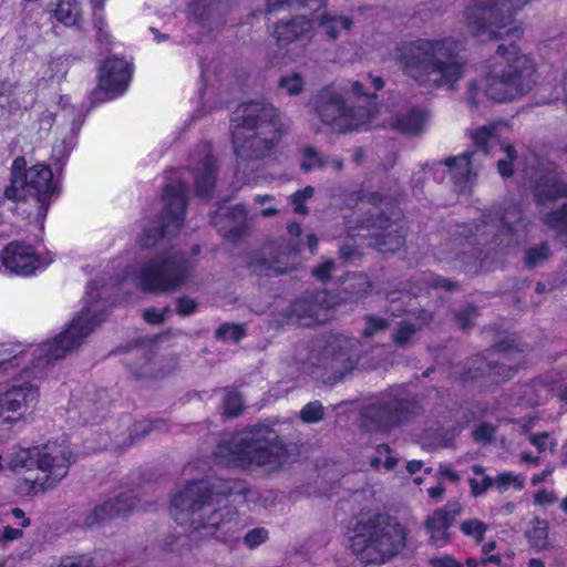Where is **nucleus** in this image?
Wrapping results in <instances>:
<instances>
[{
  "instance_id": "obj_1",
  "label": "nucleus",
  "mask_w": 567,
  "mask_h": 567,
  "mask_svg": "<svg viewBox=\"0 0 567 567\" xmlns=\"http://www.w3.org/2000/svg\"><path fill=\"white\" fill-rule=\"evenodd\" d=\"M100 305L91 302L78 315L66 329L52 340L27 348L21 344H0V378L12 379L0 389L2 408L7 415L1 425L12 430L19 422L29 421L40 402V380L50 362L63 358L79 348L102 322Z\"/></svg>"
},
{
  "instance_id": "obj_2",
  "label": "nucleus",
  "mask_w": 567,
  "mask_h": 567,
  "mask_svg": "<svg viewBox=\"0 0 567 567\" xmlns=\"http://www.w3.org/2000/svg\"><path fill=\"white\" fill-rule=\"evenodd\" d=\"M218 481L210 484L207 481H193L177 492L171 504V515L179 525H188L194 532L215 537L223 543H234L239 539L247 520L238 511L229 505L213 506V501L219 495H233L235 488Z\"/></svg>"
},
{
  "instance_id": "obj_3",
  "label": "nucleus",
  "mask_w": 567,
  "mask_h": 567,
  "mask_svg": "<svg viewBox=\"0 0 567 567\" xmlns=\"http://www.w3.org/2000/svg\"><path fill=\"white\" fill-rule=\"evenodd\" d=\"M461 45L452 37L420 38L399 45L394 60L402 73L427 90H455L465 75Z\"/></svg>"
},
{
  "instance_id": "obj_4",
  "label": "nucleus",
  "mask_w": 567,
  "mask_h": 567,
  "mask_svg": "<svg viewBox=\"0 0 567 567\" xmlns=\"http://www.w3.org/2000/svg\"><path fill=\"white\" fill-rule=\"evenodd\" d=\"M496 55L501 61L492 66L488 74L468 84L466 99L473 107L481 105L484 97L495 102L519 99L536 83L535 62L515 44H499Z\"/></svg>"
},
{
  "instance_id": "obj_5",
  "label": "nucleus",
  "mask_w": 567,
  "mask_h": 567,
  "mask_svg": "<svg viewBox=\"0 0 567 567\" xmlns=\"http://www.w3.org/2000/svg\"><path fill=\"white\" fill-rule=\"evenodd\" d=\"M234 152L243 162L270 155L282 135V122L276 109L264 101L239 105L231 118Z\"/></svg>"
},
{
  "instance_id": "obj_6",
  "label": "nucleus",
  "mask_w": 567,
  "mask_h": 567,
  "mask_svg": "<svg viewBox=\"0 0 567 567\" xmlns=\"http://www.w3.org/2000/svg\"><path fill=\"white\" fill-rule=\"evenodd\" d=\"M214 457L224 466L274 470L286 461V449L271 430L256 425L221 440Z\"/></svg>"
},
{
  "instance_id": "obj_7",
  "label": "nucleus",
  "mask_w": 567,
  "mask_h": 567,
  "mask_svg": "<svg viewBox=\"0 0 567 567\" xmlns=\"http://www.w3.org/2000/svg\"><path fill=\"white\" fill-rule=\"evenodd\" d=\"M347 547L363 564H384L405 546L406 533L395 519L360 517L346 534Z\"/></svg>"
},
{
  "instance_id": "obj_8",
  "label": "nucleus",
  "mask_w": 567,
  "mask_h": 567,
  "mask_svg": "<svg viewBox=\"0 0 567 567\" xmlns=\"http://www.w3.org/2000/svg\"><path fill=\"white\" fill-rule=\"evenodd\" d=\"M457 234L464 238L462 245L471 248L494 241L495 246L509 248L519 245L525 238L526 225L520 207L508 204L495 213L484 214L481 224L461 226Z\"/></svg>"
},
{
  "instance_id": "obj_9",
  "label": "nucleus",
  "mask_w": 567,
  "mask_h": 567,
  "mask_svg": "<svg viewBox=\"0 0 567 567\" xmlns=\"http://www.w3.org/2000/svg\"><path fill=\"white\" fill-rule=\"evenodd\" d=\"M527 2L528 0H474L465 10V22L476 38H519L524 30L518 25L508 27L514 14Z\"/></svg>"
},
{
  "instance_id": "obj_10",
  "label": "nucleus",
  "mask_w": 567,
  "mask_h": 567,
  "mask_svg": "<svg viewBox=\"0 0 567 567\" xmlns=\"http://www.w3.org/2000/svg\"><path fill=\"white\" fill-rule=\"evenodd\" d=\"M71 451L68 446L47 444L21 451L14 458V466L29 467L34 462L39 474L37 477H27L28 492L44 493L54 488L68 474L71 464Z\"/></svg>"
},
{
  "instance_id": "obj_11",
  "label": "nucleus",
  "mask_w": 567,
  "mask_h": 567,
  "mask_svg": "<svg viewBox=\"0 0 567 567\" xmlns=\"http://www.w3.org/2000/svg\"><path fill=\"white\" fill-rule=\"evenodd\" d=\"M23 163V158H17L13 162L11 183L4 189V195L14 202L33 198L38 205L37 219L42 223L55 190L53 174L43 164H37L22 172Z\"/></svg>"
},
{
  "instance_id": "obj_12",
  "label": "nucleus",
  "mask_w": 567,
  "mask_h": 567,
  "mask_svg": "<svg viewBox=\"0 0 567 567\" xmlns=\"http://www.w3.org/2000/svg\"><path fill=\"white\" fill-rule=\"evenodd\" d=\"M192 270L190 260L174 250L141 265L135 278L145 291L168 292L185 285L190 279Z\"/></svg>"
},
{
  "instance_id": "obj_13",
  "label": "nucleus",
  "mask_w": 567,
  "mask_h": 567,
  "mask_svg": "<svg viewBox=\"0 0 567 567\" xmlns=\"http://www.w3.org/2000/svg\"><path fill=\"white\" fill-rule=\"evenodd\" d=\"M343 91H346V87L330 85L322 89L316 97L318 116L322 123L338 133L362 128L373 117L371 104L363 110L350 109L344 102L341 93Z\"/></svg>"
},
{
  "instance_id": "obj_14",
  "label": "nucleus",
  "mask_w": 567,
  "mask_h": 567,
  "mask_svg": "<svg viewBox=\"0 0 567 567\" xmlns=\"http://www.w3.org/2000/svg\"><path fill=\"white\" fill-rule=\"evenodd\" d=\"M309 360L326 371L329 381H339L357 364L354 342L341 334L331 336L311 351Z\"/></svg>"
},
{
  "instance_id": "obj_15",
  "label": "nucleus",
  "mask_w": 567,
  "mask_h": 567,
  "mask_svg": "<svg viewBox=\"0 0 567 567\" xmlns=\"http://www.w3.org/2000/svg\"><path fill=\"white\" fill-rule=\"evenodd\" d=\"M349 234L352 237L370 239L369 245L374 246L381 252H394L404 244V236L401 226L381 214L379 207L373 212L369 210L359 226H348Z\"/></svg>"
},
{
  "instance_id": "obj_16",
  "label": "nucleus",
  "mask_w": 567,
  "mask_h": 567,
  "mask_svg": "<svg viewBox=\"0 0 567 567\" xmlns=\"http://www.w3.org/2000/svg\"><path fill=\"white\" fill-rule=\"evenodd\" d=\"M165 214L159 229H147L141 238L142 248H151L159 237L177 231L184 221L186 207V186L167 185L164 189Z\"/></svg>"
},
{
  "instance_id": "obj_17",
  "label": "nucleus",
  "mask_w": 567,
  "mask_h": 567,
  "mask_svg": "<svg viewBox=\"0 0 567 567\" xmlns=\"http://www.w3.org/2000/svg\"><path fill=\"white\" fill-rule=\"evenodd\" d=\"M1 262L7 271L17 276H30L42 270L52 262V256L47 252L41 255L33 246L23 241L8 244L1 254Z\"/></svg>"
},
{
  "instance_id": "obj_18",
  "label": "nucleus",
  "mask_w": 567,
  "mask_h": 567,
  "mask_svg": "<svg viewBox=\"0 0 567 567\" xmlns=\"http://www.w3.org/2000/svg\"><path fill=\"white\" fill-rule=\"evenodd\" d=\"M332 307L333 302L329 300L327 291L310 292L291 303L287 319L305 327L323 323L329 320V310Z\"/></svg>"
},
{
  "instance_id": "obj_19",
  "label": "nucleus",
  "mask_w": 567,
  "mask_h": 567,
  "mask_svg": "<svg viewBox=\"0 0 567 567\" xmlns=\"http://www.w3.org/2000/svg\"><path fill=\"white\" fill-rule=\"evenodd\" d=\"M406 404L392 393L382 395L363 412V424L371 430L386 431L406 419Z\"/></svg>"
},
{
  "instance_id": "obj_20",
  "label": "nucleus",
  "mask_w": 567,
  "mask_h": 567,
  "mask_svg": "<svg viewBox=\"0 0 567 567\" xmlns=\"http://www.w3.org/2000/svg\"><path fill=\"white\" fill-rule=\"evenodd\" d=\"M271 35L278 49L287 51L291 44L312 39L315 24L312 19L306 16L281 19L274 24Z\"/></svg>"
},
{
  "instance_id": "obj_21",
  "label": "nucleus",
  "mask_w": 567,
  "mask_h": 567,
  "mask_svg": "<svg viewBox=\"0 0 567 567\" xmlns=\"http://www.w3.org/2000/svg\"><path fill=\"white\" fill-rule=\"evenodd\" d=\"M478 152H464L457 156L449 157L444 163H437L436 166H445L454 186L460 192H465L474 184L478 169L482 165Z\"/></svg>"
},
{
  "instance_id": "obj_22",
  "label": "nucleus",
  "mask_w": 567,
  "mask_h": 567,
  "mask_svg": "<svg viewBox=\"0 0 567 567\" xmlns=\"http://www.w3.org/2000/svg\"><path fill=\"white\" fill-rule=\"evenodd\" d=\"M131 74L130 62L121 58L107 59L100 69L99 86L112 99L120 96L126 91Z\"/></svg>"
},
{
  "instance_id": "obj_23",
  "label": "nucleus",
  "mask_w": 567,
  "mask_h": 567,
  "mask_svg": "<svg viewBox=\"0 0 567 567\" xmlns=\"http://www.w3.org/2000/svg\"><path fill=\"white\" fill-rule=\"evenodd\" d=\"M533 193L538 207L559 198H567V178L558 174L551 165L544 167L535 175Z\"/></svg>"
},
{
  "instance_id": "obj_24",
  "label": "nucleus",
  "mask_w": 567,
  "mask_h": 567,
  "mask_svg": "<svg viewBox=\"0 0 567 567\" xmlns=\"http://www.w3.org/2000/svg\"><path fill=\"white\" fill-rule=\"evenodd\" d=\"M287 230L292 243L285 248L280 245L277 248V255L271 260L262 259L260 262V267L267 272L285 274L295 266L296 255L300 250L299 237L301 235V227L297 223H291L288 225Z\"/></svg>"
},
{
  "instance_id": "obj_25",
  "label": "nucleus",
  "mask_w": 567,
  "mask_h": 567,
  "mask_svg": "<svg viewBox=\"0 0 567 567\" xmlns=\"http://www.w3.org/2000/svg\"><path fill=\"white\" fill-rule=\"evenodd\" d=\"M312 21L331 42L337 41L342 32L351 31L354 25V21L351 17L327 10L316 11Z\"/></svg>"
},
{
  "instance_id": "obj_26",
  "label": "nucleus",
  "mask_w": 567,
  "mask_h": 567,
  "mask_svg": "<svg viewBox=\"0 0 567 567\" xmlns=\"http://www.w3.org/2000/svg\"><path fill=\"white\" fill-rule=\"evenodd\" d=\"M193 158L194 161L198 158V166L193 173L196 193L199 196H205L210 192L215 182L216 167L215 159L210 154V146L204 144L202 153L199 155H193Z\"/></svg>"
},
{
  "instance_id": "obj_27",
  "label": "nucleus",
  "mask_w": 567,
  "mask_h": 567,
  "mask_svg": "<svg viewBox=\"0 0 567 567\" xmlns=\"http://www.w3.org/2000/svg\"><path fill=\"white\" fill-rule=\"evenodd\" d=\"M53 13L54 18L65 27L79 25L82 10L76 0H33Z\"/></svg>"
},
{
  "instance_id": "obj_28",
  "label": "nucleus",
  "mask_w": 567,
  "mask_h": 567,
  "mask_svg": "<svg viewBox=\"0 0 567 567\" xmlns=\"http://www.w3.org/2000/svg\"><path fill=\"white\" fill-rule=\"evenodd\" d=\"M451 525V517L444 509L435 511L426 519V529L430 534V540L434 546L442 547L447 544L449 528Z\"/></svg>"
},
{
  "instance_id": "obj_29",
  "label": "nucleus",
  "mask_w": 567,
  "mask_h": 567,
  "mask_svg": "<svg viewBox=\"0 0 567 567\" xmlns=\"http://www.w3.org/2000/svg\"><path fill=\"white\" fill-rule=\"evenodd\" d=\"M429 121V113L423 109L413 107L401 114L394 126L405 133L414 134L420 132Z\"/></svg>"
},
{
  "instance_id": "obj_30",
  "label": "nucleus",
  "mask_w": 567,
  "mask_h": 567,
  "mask_svg": "<svg viewBox=\"0 0 567 567\" xmlns=\"http://www.w3.org/2000/svg\"><path fill=\"white\" fill-rule=\"evenodd\" d=\"M432 319V315L427 311H422L420 316L417 317V320L420 321L419 326H415L411 323L410 321H403L399 326V328L395 330V332L392 334L393 342L399 346L403 347L409 343L412 336L415 333L417 329H420L423 324H426Z\"/></svg>"
},
{
  "instance_id": "obj_31",
  "label": "nucleus",
  "mask_w": 567,
  "mask_h": 567,
  "mask_svg": "<svg viewBox=\"0 0 567 567\" xmlns=\"http://www.w3.org/2000/svg\"><path fill=\"white\" fill-rule=\"evenodd\" d=\"M526 536L533 547L546 549L549 545L548 523L539 517L533 518L529 523Z\"/></svg>"
},
{
  "instance_id": "obj_32",
  "label": "nucleus",
  "mask_w": 567,
  "mask_h": 567,
  "mask_svg": "<svg viewBox=\"0 0 567 567\" xmlns=\"http://www.w3.org/2000/svg\"><path fill=\"white\" fill-rule=\"evenodd\" d=\"M384 86V81L380 76H372L371 74L351 83L350 91L354 96H364L369 100L375 96V92Z\"/></svg>"
},
{
  "instance_id": "obj_33",
  "label": "nucleus",
  "mask_w": 567,
  "mask_h": 567,
  "mask_svg": "<svg viewBox=\"0 0 567 567\" xmlns=\"http://www.w3.org/2000/svg\"><path fill=\"white\" fill-rule=\"evenodd\" d=\"M130 497L127 495H123L113 501H109L102 506L97 507L94 512V515L100 519H105L106 517L125 514L126 512L133 509V504L128 503Z\"/></svg>"
},
{
  "instance_id": "obj_34",
  "label": "nucleus",
  "mask_w": 567,
  "mask_h": 567,
  "mask_svg": "<svg viewBox=\"0 0 567 567\" xmlns=\"http://www.w3.org/2000/svg\"><path fill=\"white\" fill-rule=\"evenodd\" d=\"M525 486V478L522 474H514L508 471L498 473L494 477V487L498 493H505L513 487L516 491H522Z\"/></svg>"
},
{
  "instance_id": "obj_35",
  "label": "nucleus",
  "mask_w": 567,
  "mask_h": 567,
  "mask_svg": "<svg viewBox=\"0 0 567 567\" xmlns=\"http://www.w3.org/2000/svg\"><path fill=\"white\" fill-rule=\"evenodd\" d=\"M343 290L350 292V300H358L371 290V284L365 275L355 274L346 281Z\"/></svg>"
},
{
  "instance_id": "obj_36",
  "label": "nucleus",
  "mask_w": 567,
  "mask_h": 567,
  "mask_svg": "<svg viewBox=\"0 0 567 567\" xmlns=\"http://www.w3.org/2000/svg\"><path fill=\"white\" fill-rule=\"evenodd\" d=\"M542 221L559 233H567V202L559 208L542 213Z\"/></svg>"
},
{
  "instance_id": "obj_37",
  "label": "nucleus",
  "mask_w": 567,
  "mask_h": 567,
  "mask_svg": "<svg viewBox=\"0 0 567 567\" xmlns=\"http://www.w3.org/2000/svg\"><path fill=\"white\" fill-rule=\"evenodd\" d=\"M489 525L478 518H468L460 524V530L477 544L482 543Z\"/></svg>"
},
{
  "instance_id": "obj_38",
  "label": "nucleus",
  "mask_w": 567,
  "mask_h": 567,
  "mask_svg": "<svg viewBox=\"0 0 567 567\" xmlns=\"http://www.w3.org/2000/svg\"><path fill=\"white\" fill-rule=\"evenodd\" d=\"M207 482H209L210 484H214V483H217L218 481H221L224 483H226V485L221 486V488H227L228 486H231L235 488V493L231 495V496H235L234 497V501H237V497L240 496L243 497L246 502H252L256 499L257 497V492L254 491V489H250V488H246L245 485L240 482H237V481H225V480H215V481H209V480H206ZM228 495H219L217 498H215L213 501V506L215 504H219L221 502V497H227Z\"/></svg>"
},
{
  "instance_id": "obj_39",
  "label": "nucleus",
  "mask_w": 567,
  "mask_h": 567,
  "mask_svg": "<svg viewBox=\"0 0 567 567\" xmlns=\"http://www.w3.org/2000/svg\"><path fill=\"white\" fill-rule=\"evenodd\" d=\"M549 257V246L546 243H542L525 251V264L528 268H535L546 262Z\"/></svg>"
},
{
  "instance_id": "obj_40",
  "label": "nucleus",
  "mask_w": 567,
  "mask_h": 567,
  "mask_svg": "<svg viewBox=\"0 0 567 567\" xmlns=\"http://www.w3.org/2000/svg\"><path fill=\"white\" fill-rule=\"evenodd\" d=\"M495 131L494 125H484L472 133V141L475 146V150L471 152H478L480 158L484 157L487 152V143L492 138Z\"/></svg>"
},
{
  "instance_id": "obj_41",
  "label": "nucleus",
  "mask_w": 567,
  "mask_h": 567,
  "mask_svg": "<svg viewBox=\"0 0 567 567\" xmlns=\"http://www.w3.org/2000/svg\"><path fill=\"white\" fill-rule=\"evenodd\" d=\"M398 464V458L391 455L389 445L381 444L377 447V455L370 460V465L374 468L383 466L386 471L393 470Z\"/></svg>"
},
{
  "instance_id": "obj_42",
  "label": "nucleus",
  "mask_w": 567,
  "mask_h": 567,
  "mask_svg": "<svg viewBox=\"0 0 567 567\" xmlns=\"http://www.w3.org/2000/svg\"><path fill=\"white\" fill-rule=\"evenodd\" d=\"M496 351L502 352L499 357L502 361L489 365V375L499 380H507L514 374L513 365L508 363L511 360L509 352L501 349Z\"/></svg>"
},
{
  "instance_id": "obj_43",
  "label": "nucleus",
  "mask_w": 567,
  "mask_h": 567,
  "mask_svg": "<svg viewBox=\"0 0 567 567\" xmlns=\"http://www.w3.org/2000/svg\"><path fill=\"white\" fill-rule=\"evenodd\" d=\"M301 168L310 172L315 168H326L327 163L313 147L307 146L302 150Z\"/></svg>"
},
{
  "instance_id": "obj_44",
  "label": "nucleus",
  "mask_w": 567,
  "mask_h": 567,
  "mask_svg": "<svg viewBox=\"0 0 567 567\" xmlns=\"http://www.w3.org/2000/svg\"><path fill=\"white\" fill-rule=\"evenodd\" d=\"M305 80L299 73H292L282 76L279 81V87L288 95H298L303 91Z\"/></svg>"
},
{
  "instance_id": "obj_45",
  "label": "nucleus",
  "mask_w": 567,
  "mask_h": 567,
  "mask_svg": "<svg viewBox=\"0 0 567 567\" xmlns=\"http://www.w3.org/2000/svg\"><path fill=\"white\" fill-rule=\"evenodd\" d=\"M216 336L223 341L238 342L245 337V330L240 324L224 323L217 329Z\"/></svg>"
},
{
  "instance_id": "obj_46",
  "label": "nucleus",
  "mask_w": 567,
  "mask_h": 567,
  "mask_svg": "<svg viewBox=\"0 0 567 567\" xmlns=\"http://www.w3.org/2000/svg\"><path fill=\"white\" fill-rule=\"evenodd\" d=\"M324 409L319 401L306 404L300 411V417L305 423H317L323 419Z\"/></svg>"
},
{
  "instance_id": "obj_47",
  "label": "nucleus",
  "mask_w": 567,
  "mask_h": 567,
  "mask_svg": "<svg viewBox=\"0 0 567 567\" xmlns=\"http://www.w3.org/2000/svg\"><path fill=\"white\" fill-rule=\"evenodd\" d=\"M241 395L235 391H226L224 395V413L228 416H237L243 409Z\"/></svg>"
},
{
  "instance_id": "obj_48",
  "label": "nucleus",
  "mask_w": 567,
  "mask_h": 567,
  "mask_svg": "<svg viewBox=\"0 0 567 567\" xmlns=\"http://www.w3.org/2000/svg\"><path fill=\"white\" fill-rule=\"evenodd\" d=\"M269 538V532L264 527L252 528L244 536V544L250 548H257L265 544Z\"/></svg>"
},
{
  "instance_id": "obj_49",
  "label": "nucleus",
  "mask_w": 567,
  "mask_h": 567,
  "mask_svg": "<svg viewBox=\"0 0 567 567\" xmlns=\"http://www.w3.org/2000/svg\"><path fill=\"white\" fill-rule=\"evenodd\" d=\"M315 194V188L312 186H307L302 190H298L291 195V203L295 205V213L299 215H307L308 208L305 205V202L311 198Z\"/></svg>"
},
{
  "instance_id": "obj_50",
  "label": "nucleus",
  "mask_w": 567,
  "mask_h": 567,
  "mask_svg": "<svg viewBox=\"0 0 567 567\" xmlns=\"http://www.w3.org/2000/svg\"><path fill=\"white\" fill-rule=\"evenodd\" d=\"M468 484L471 495L476 498L484 495L492 486H494V477L483 475L481 480L470 478Z\"/></svg>"
},
{
  "instance_id": "obj_51",
  "label": "nucleus",
  "mask_w": 567,
  "mask_h": 567,
  "mask_svg": "<svg viewBox=\"0 0 567 567\" xmlns=\"http://www.w3.org/2000/svg\"><path fill=\"white\" fill-rule=\"evenodd\" d=\"M528 440L538 450V452H544L546 450L554 451L557 445V442L548 432L530 434Z\"/></svg>"
},
{
  "instance_id": "obj_52",
  "label": "nucleus",
  "mask_w": 567,
  "mask_h": 567,
  "mask_svg": "<svg viewBox=\"0 0 567 567\" xmlns=\"http://www.w3.org/2000/svg\"><path fill=\"white\" fill-rule=\"evenodd\" d=\"M365 327L363 329V336L364 337H373L378 334L379 332H382L386 329L388 322L386 320L374 317V316H365Z\"/></svg>"
},
{
  "instance_id": "obj_53",
  "label": "nucleus",
  "mask_w": 567,
  "mask_h": 567,
  "mask_svg": "<svg viewBox=\"0 0 567 567\" xmlns=\"http://www.w3.org/2000/svg\"><path fill=\"white\" fill-rule=\"evenodd\" d=\"M533 501L539 507H548L558 502V495L555 491L542 488L534 494Z\"/></svg>"
},
{
  "instance_id": "obj_54",
  "label": "nucleus",
  "mask_w": 567,
  "mask_h": 567,
  "mask_svg": "<svg viewBox=\"0 0 567 567\" xmlns=\"http://www.w3.org/2000/svg\"><path fill=\"white\" fill-rule=\"evenodd\" d=\"M504 153L506 154L507 158L499 159L497 162V168L503 177H509L513 173L512 162L515 158L516 151L512 145L507 144L504 146Z\"/></svg>"
},
{
  "instance_id": "obj_55",
  "label": "nucleus",
  "mask_w": 567,
  "mask_h": 567,
  "mask_svg": "<svg viewBox=\"0 0 567 567\" xmlns=\"http://www.w3.org/2000/svg\"><path fill=\"white\" fill-rule=\"evenodd\" d=\"M169 312L171 309L168 307H165L163 309L147 308L143 312V318L145 319L146 322L151 324H159L164 322Z\"/></svg>"
},
{
  "instance_id": "obj_56",
  "label": "nucleus",
  "mask_w": 567,
  "mask_h": 567,
  "mask_svg": "<svg viewBox=\"0 0 567 567\" xmlns=\"http://www.w3.org/2000/svg\"><path fill=\"white\" fill-rule=\"evenodd\" d=\"M495 434V427L487 423H482L473 432V437L476 442L487 443L491 442Z\"/></svg>"
},
{
  "instance_id": "obj_57",
  "label": "nucleus",
  "mask_w": 567,
  "mask_h": 567,
  "mask_svg": "<svg viewBox=\"0 0 567 567\" xmlns=\"http://www.w3.org/2000/svg\"><path fill=\"white\" fill-rule=\"evenodd\" d=\"M71 150L72 146L69 142L63 141L59 144H55L52 148V161H54L56 164H63L64 161L68 158Z\"/></svg>"
},
{
  "instance_id": "obj_58",
  "label": "nucleus",
  "mask_w": 567,
  "mask_h": 567,
  "mask_svg": "<svg viewBox=\"0 0 567 567\" xmlns=\"http://www.w3.org/2000/svg\"><path fill=\"white\" fill-rule=\"evenodd\" d=\"M58 567H94L89 556L65 557Z\"/></svg>"
},
{
  "instance_id": "obj_59",
  "label": "nucleus",
  "mask_w": 567,
  "mask_h": 567,
  "mask_svg": "<svg viewBox=\"0 0 567 567\" xmlns=\"http://www.w3.org/2000/svg\"><path fill=\"white\" fill-rule=\"evenodd\" d=\"M476 317V309L473 306H466L456 313L457 322L462 329H467L472 320Z\"/></svg>"
},
{
  "instance_id": "obj_60",
  "label": "nucleus",
  "mask_w": 567,
  "mask_h": 567,
  "mask_svg": "<svg viewBox=\"0 0 567 567\" xmlns=\"http://www.w3.org/2000/svg\"><path fill=\"white\" fill-rule=\"evenodd\" d=\"M177 312L181 316L193 315L197 309L196 300L188 297H181L177 299Z\"/></svg>"
},
{
  "instance_id": "obj_61",
  "label": "nucleus",
  "mask_w": 567,
  "mask_h": 567,
  "mask_svg": "<svg viewBox=\"0 0 567 567\" xmlns=\"http://www.w3.org/2000/svg\"><path fill=\"white\" fill-rule=\"evenodd\" d=\"M334 269L333 260H324L318 267L313 268L312 275L320 280H326L329 278L331 271Z\"/></svg>"
},
{
  "instance_id": "obj_62",
  "label": "nucleus",
  "mask_w": 567,
  "mask_h": 567,
  "mask_svg": "<svg viewBox=\"0 0 567 567\" xmlns=\"http://www.w3.org/2000/svg\"><path fill=\"white\" fill-rule=\"evenodd\" d=\"M22 528H14L11 526H6L2 532H0V544L6 545L10 542L19 539L22 537Z\"/></svg>"
},
{
  "instance_id": "obj_63",
  "label": "nucleus",
  "mask_w": 567,
  "mask_h": 567,
  "mask_svg": "<svg viewBox=\"0 0 567 567\" xmlns=\"http://www.w3.org/2000/svg\"><path fill=\"white\" fill-rule=\"evenodd\" d=\"M155 429V423L150 421H141L134 425L133 437L140 439L146 436Z\"/></svg>"
},
{
  "instance_id": "obj_64",
  "label": "nucleus",
  "mask_w": 567,
  "mask_h": 567,
  "mask_svg": "<svg viewBox=\"0 0 567 567\" xmlns=\"http://www.w3.org/2000/svg\"><path fill=\"white\" fill-rule=\"evenodd\" d=\"M488 563H492V564H501V556L499 555H492L489 557H483V558H467L466 559V566L467 567H480V566H484Z\"/></svg>"
}]
</instances>
